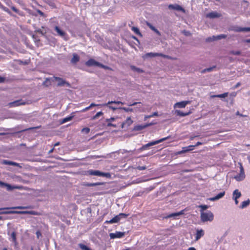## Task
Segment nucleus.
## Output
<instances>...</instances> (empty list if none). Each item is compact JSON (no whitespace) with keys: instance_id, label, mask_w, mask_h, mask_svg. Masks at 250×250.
Segmentation results:
<instances>
[{"instance_id":"1","label":"nucleus","mask_w":250,"mask_h":250,"mask_svg":"<svg viewBox=\"0 0 250 250\" xmlns=\"http://www.w3.org/2000/svg\"><path fill=\"white\" fill-rule=\"evenodd\" d=\"M31 214L34 215H39L40 213L34 210L31 211H0V214Z\"/></svg>"},{"instance_id":"2","label":"nucleus","mask_w":250,"mask_h":250,"mask_svg":"<svg viewBox=\"0 0 250 250\" xmlns=\"http://www.w3.org/2000/svg\"><path fill=\"white\" fill-rule=\"evenodd\" d=\"M169 138H170V136H167L165 138H162L158 140L150 142L147 143V144L143 145L141 147H140L139 149H138L136 151V153H139L141 151H142L144 150L147 149L150 146L158 144L159 143L163 142L164 141L167 140Z\"/></svg>"},{"instance_id":"3","label":"nucleus","mask_w":250,"mask_h":250,"mask_svg":"<svg viewBox=\"0 0 250 250\" xmlns=\"http://www.w3.org/2000/svg\"><path fill=\"white\" fill-rule=\"evenodd\" d=\"M53 79L54 82H57V86L58 87L66 86L69 88L71 87V84L62 78L54 76H53Z\"/></svg>"},{"instance_id":"4","label":"nucleus","mask_w":250,"mask_h":250,"mask_svg":"<svg viewBox=\"0 0 250 250\" xmlns=\"http://www.w3.org/2000/svg\"><path fill=\"white\" fill-rule=\"evenodd\" d=\"M140 104H142V103L141 102H134L133 103L127 104V105L128 106H134V105H138V106L134 108H129V107H119V108L120 109L123 110L125 112H134V111L137 112V111L139 110V109L140 108L142 107V106H141V105H140Z\"/></svg>"},{"instance_id":"5","label":"nucleus","mask_w":250,"mask_h":250,"mask_svg":"<svg viewBox=\"0 0 250 250\" xmlns=\"http://www.w3.org/2000/svg\"><path fill=\"white\" fill-rule=\"evenodd\" d=\"M201 220L202 222L212 221L214 218L213 214L210 211L201 213Z\"/></svg>"},{"instance_id":"6","label":"nucleus","mask_w":250,"mask_h":250,"mask_svg":"<svg viewBox=\"0 0 250 250\" xmlns=\"http://www.w3.org/2000/svg\"><path fill=\"white\" fill-rule=\"evenodd\" d=\"M128 216V214L121 213L118 215H116L114 217L112 218L109 221H106L105 223L106 224H113L116 223L120 221L123 218H126Z\"/></svg>"},{"instance_id":"7","label":"nucleus","mask_w":250,"mask_h":250,"mask_svg":"<svg viewBox=\"0 0 250 250\" xmlns=\"http://www.w3.org/2000/svg\"><path fill=\"white\" fill-rule=\"evenodd\" d=\"M89 175L98 176L105 177L108 178H111V174L109 172H103L97 170H89L88 171Z\"/></svg>"},{"instance_id":"8","label":"nucleus","mask_w":250,"mask_h":250,"mask_svg":"<svg viewBox=\"0 0 250 250\" xmlns=\"http://www.w3.org/2000/svg\"><path fill=\"white\" fill-rule=\"evenodd\" d=\"M0 188H6L7 191H12L14 189H21L22 188V186H12L10 184L3 182L0 181Z\"/></svg>"},{"instance_id":"9","label":"nucleus","mask_w":250,"mask_h":250,"mask_svg":"<svg viewBox=\"0 0 250 250\" xmlns=\"http://www.w3.org/2000/svg\"><path fill=\"white\" fill-rule=\"evenodd\" d=\"M125 232L116 231L115 233H110L109 236L111 239L120 238L125 235Z\"/></svg>"},{"instance_id":"10","label":"nucleus","mask_w":250,"mask_h":250,"mask_svg":"<svg viewBox=\"0 0 250 250\" xmlns=\"http://www.w3.org/2000/svg\"><path fill=\"white\" fill-rule=\"evenodd\" d=\"M168 8L170 10H174L178 11H182L183 12H185L184 8L178 4H169L168 5Z\"/></svg>"},{"instance_id":"11","label":"nucleus","mask_w":250,"mask_h":250,"mask_svg":"<svg viewBox=\"0 0 250 250\" xmlns=\"http://www.w3.org/2000/svg\"><path fill=\"white\" fill-rule=\"evenodd\" d=\"M155 124V123H150L149 124H146L144 125H137L134 127L133 130L141 131V130H143V129H145L149 126L154 125Z\"/></svg>"},{"instance_id":"12","label":"nucleus","mask_w":250,"mask_h":250,"mask_svg":"<svg viewBox=\"0 0 250 250\" xmlns=\"http://www.w3.org/2000/svg\"><path fill=\"white\" fill-rule=\"evenodd\" d=\"M25 104V102H23L22 100L20 99L9 103V105L10 107H15L19 105H24Z\"/></svg>"},{"instance_id":"13","label":"nucleus","mask_w":250,"mask_h":250,"mask_svg":"<svg viewBox=\"0 0 250 250\" xmlns=\"http://www.w3.org/2000/svg\"><path fill=\"white\" fill-rule=\"evenodd\" d=\"M190 103L189 101H184L176 103L174 105V107L184 108L187 104Z\"/></svg>"},{"instance_id":"14","label":"nucleus","mask_w":250,"mask_h":250,"mask_svg":"<svg viewBox=\"0 0 250 250\" xmlns=\"http://www.w3.org/2000/svg\"><path fill=\"white\" fill-rule=\"evenodd\" d=\"M99 62L96 61L93 59H90L87 62H85V65L87 66H99Z\"/></svg>"},{"instance_id":"15","label":"nucleus","mask_w":250,"mask_h":250,"mask_svg":"<svg viewBox=\"0 0 250 250\" xmlns=\"http://www.w3.org/2000/svg\"><path fill=\"white\" fill-rule=\"evenodd\" d=\"M221 16V14L216 11L211 12L206 15V17L210 19H214L219 18Z\"/></svg>"},{"instance_id":"16","label":"nucleus","mask_w":250,"mask_h":250,"mask_svg":"<svg viewBox=\"0 0 250 250\" xmlns=\"http://www.w3.org/2000/svg\"><path fill=\"white\" fill-rule=\"evenodd\" d=\"M157 56L165 57L166 56L163 55L162 53L150 52V53H146L144 55V57L146 58H152V57H157Z\"/></svg>"},{"instance_id":"17","label":"nucleus","mask_w":250,"mask_h":250,"mask_svg":"<svg viewBox=\"0 0 250 250\" xmlns=\"http://www.w3.org/2000/svg\"><path fill=\"white\" fill-rule=\"evenodd\" d=\"M205 234L204 230L202 229L196 230V233L195 234V241L199 240Z\"/></svg>"},{"instance_id":"18","label":"nucleus","mask_w":250,"mask_h":250,"mask_svg":"<svg viewBox=\"0 0 250 250\" xmlns=\"http://www.w3.org/2000/svg\"><path fill=\"white\" fill-rule=\"evenodd\" d=\"M1 164L2 165L20 167L19 164L8 160H3L1 161Z\"/></svg>"},{"instance_id":"19","label":"nucleus","mask_w":250,"mask_h":250,"mask_svg":"<svg viewBox=\"0 0 250 250\" xmlns=\"http://www.w3.org/2000/svg\"><path fill=\"white\" fill-rule=\"evenodd\" d=\"M55 30L57 32L58 34L62 38H65L66 33L62 30L59 27L56 26L54 28Z\"/></svg>"},{"instance_id":"20","label":"nucleus","mask_w":250,"mask_h":250,"mask_svg":"<svg viewBox=\"0 0 250 250\" xmlns=\"http://www.w3.org/2000/svg\"><path fill=\"white\" fill-rule=\"evenodd\" d=\"M31 207L27 206V207H23V206H18V207H9V208H0V211L3 210H7L10 209H26V208H31Z\"/></svg>"},{"instance_id":"21","label":"nucleus","mask_w":250,"mask_h":250,"mask_svg":"<svg viewBox=\"0 0 250 250\" xmlns=\"http://www.w3.org/2000/svg\"><path fill=\"white\" fill-rule=\"evenodd\" d=\"M51 82H54L52 77L46 78L45 81L42 83V85L45 87H49L51 85Z\"/></svg>"},{"instance_id":"22","label":"nucleus","mask_w":250,"mask_h":250,"mask_svg":"<svg viewBox=\"0 0 250 250\" xmlns=\"http://www.w3.org/2000/svg\"><path fill=\"white\" fill-rule=\"evenodd\" d=\"M225 191H223V192L219 193L216 196H215L213 197H211V198H208V200L211 201H215L218 200L222 198L225 195Z\"/></svg>"},{"instance_id":"23","label":"nucleus","mask_w":250,"mask_h":250,"mask_svg":"<svg viewBox=\"0 0 250 250\" xmlns=\"http://www.w3.org/2000/svg\"><path fill=\"white\" fill-rule=\"evenodd\" d=\"M244 27H241L238 26H233L229 28V30L236 32H244Z\"/></svg>"},{"instance_id":"24","label":"nucleus","mask_w":250,"mask_h":250,"mask_svg":"<svg viewBox=\"0 0 250 250\" xmlns=\"http://www.w3.org/2000/svg\"><path fill=\"white\" fill-rule=\"evenodd\" d=\"M80 56L76 53L73 54V57L71 60V63L72 64H76L80 61Z\"/></svg>"},{"instance_id":"25","label":"nucleus","mask_w":250,"mask_h":250,"mask_svg":"<svg viewBox=\"0 0 250 250\" xmlns=\"http://www.w3.org/2000/svg\"><path fill=\"white\" fill-rule=\"evenodd\" d=\"M175 113L177 116H181V117H184V116H186L187 115H189L191 113V112L189 111L188 112H183V111H181L180 110H176L175 111Z\"/></svg>"},{"instance_id":"26","label":"nucleus","mask_w":250,"mask_h":250,"mask_svg":"<svg viewBox=\"0 0 250 250\" xmlns=\"http://www.w3.org/2000/svg\"><path fill=\"white\" fill-rule=\"evenodd\" d=\"M104 183L103 182H97V183H88V182H84L83 184V186L86 187H93V186H100V185H103Z\"/></svg>"},{"instance_id":"27","label":"nucleus","mask_w":250,"mask_h":250,"mask_svg":"<svg viewBox=\"0 0 250 250\" xmlns=\"http://www.w3.org/2000/svg\"><path fill=\"white\" fill-rule=\"evenodd\" d=\"M245 178V172H240V173L238 175L234 176V178L237 181H241L244 179Z\"/></svg>"},{"instance_id":"28","label":"nucleus","mask_w":250,"mask_h":250,"mask_svg":"<svg viewBox=\"0 0 250 250\" xmlns=\"http://www.w3.org/2000/svg\"><path fill=\"white\" fill-rule=\"evenodd\" d=\"M133 123L132 120L131 119L130 117H128L125 122L122 123V128H123L125 125L127 126H129Z\"/></svg>"},{"instance_id":"29","label":"nucleus","mask_w":250,"mask_h":250,"mask_svg":"<svg viewBox=\"0 0 250 250\" xmlns=\"http://www.w3.org/2000/svg\"><path fill=\"white\" fill-rule=\"evenodd\" d=\"M146 25L148 27H149L152 31L155 32L158 35L160 36L161 33L158 31V30L154 26H153L150 23L148 22H146Z\"/></svg>"},{"instance_id":"30","label":"nucleus","mask_w":250,"mask_h":250,"mask_svg":"<svg viewBox=\"0 0 250 250\" xmlns=\"http://www.w3.org/2000/svg\"><path fill=\"white\" fill-rule=\"evenodd\" d=\"M250 204V199H248L246 201H243L242 202L241 205L239 206L240 208H246L247 206H248Z\"/></svg>"},{"instance_id":"31","label":"nucleus","mask_w":250,"mask_h":250,"mask_svg":"<svg viewBox=\"0 0 250 250\" xmlns=\"http://www.w3.org/2000/svg\"><path fill=\"white\" fill-rule=\"evenodd\" d=\"M11 8L13 11L17 13L19 15L21 16H24V12L19 10L16 7L12 6H11Z\"/></svg>"},{"instance_id":"32","label":"nucleus","mask_w":250,"mask_h":250,"mask_svg":"<svg viewBox=\"0 0 250 250\" xmlns=\"http://www.w3.org/2000/svg\"><path fill=\"white\" fill-rule=\"evenodd\" d=\"M7 233H8V235H10V232L9 231H8ZM10 236H11V238L12 239V241L13 243H16V242H17L16 233V232L15 231H13L10 234Z\"/></svg>"},{"instance_id":"33","label":"nucleus","mask_w":250,"mask_h":250,"mask_svg":"<svg viewBox=\"0 0 250 250\" xmlns=\"http://www.w3.org/2000/svg\"><path fill=\"white\" fill-rule=\"evenodd\" d=\"M188 147H184L183 148V149L181 151H179L176 153V155H180L183 153H184L185 152L189 151L190 150H191V149H188Z\"/></svg>"},{"instance_id":"34","label":"nucleus","mask_w":250,"mask_h":250,"mask_svg":"<svg viewBox=\"0 0 250 250\" xmlns=\"http://www.w3.org/2000/svg\"><path fill=\"white\" fill-rule=\"evenodd\" d=\"M131 69L134 71H136L138 73H143L144 71L142 69L137 67L134 65H131L130 66Z\"/></svg>"},{"instance_id":"35","label":"nucleus","mask_w":250,"mask_h":250,"mask_svg":"<svg viewBox=\"0 0 250 250\" xmlns=\"http://www.w3.org/2000/svg\"><path fill=\"white\" fill-rule=\"evenodd\" d=\"M131 30L137 35L142 37V34L140 32V30L138 28L132 26L131 27Z\"/></svg>"},{"instance_id":"36","label":"nucleus","mask_w":250,"mask_h":250,"mask_svg":"<svg viewBox=\"0 0 250 250\" xmlns=\"http://www.w3.org/2000/svg\"><path fill=\"white\" fill-rule=\"evenodd\" d=\"M241 193L237 189L234 190L232 193V195H234L235 198L238 199L241 196Z\"/></svg>"},{"instance_id":"37","label":"nucleus","mask_w":250,"mask_h":250,"mask_svg":"<svg viewBox=\"0 0 250 250\" xmlns=\"http://www.w3.org/2000/svg\"><path fill=\"white\" fill-rule=\"evenodd\" d=\"M228 95V93L226 92V93H223L221 94L214 95L212 96L211 97L212 98L218 97V98H225L226 97H227Z\"/></svg>"},{"instance_id":"38","label":"nucleus","mask_w":250,"mask_h":250,"mask_svg":"<svg viewBox=\"0 0 250 250\" xmlns=\"http://www.w3.org/2000/svg\"><path fill=\"white\" fill-rule=\"evenodd\" d=\"M78 246L82 250H92L90 248L82 243L79 244Z\"/></svg>"},{"instance_id":"39","label":"nucleus","mask_w":250,"mask_h":250,"mask_svg":"<svg viewBox=\"0 0 250 250\" xmlns=\"http://www.w3.org/2000/svg\"><path fill=\"white\" fill-rule=\"evenodd\" d=\"M199 208H201L200 212L202 213V212H205L204 211L208 209L209 206L206 205H201L199 206Z\"/></svg>"},{"instance_id":"40","label":"nucleus","mask_w":250,"mask_h":250,"mask_svg":"<svg viewBox=\"0 0 250 250\" xmlns=\"http://www.w3.org/2000/svg\"><path fill=\"white\" fill-rule=\"evenodd\" d=\"M227 37V35L225 34H220L219 35L216 36H213V38L215 39L216 40H221L222 39H225Z\"/></svg>"},{"instance_id":"41","label":"nucleus","mask_w":250,"mask_h":250,"mask_svg":"<svg viewBox=\"0 0 250 250\" xmlns=\"http://www.w3.org/2000/svg\"><path fill=\"white\" fill-rule=\"evenodd\" d=\"M229 54L234 55H241L242 54V52L239 51H235V50H231L229 52Z\"/></svg>"},{"instance_id":"42","label":"nucleus","mask_w":250,"mask_h":250,"mask_svg":"<svg viewBox=\"0 0 250 250\" xmlns=\"http://www.w3.org/2000/svg\"><path fill=\"white\" fill-rule=\"evenodd\" d=\"M103 115V113L102 111L98 112L96 113V114L95 115L93 116L91 118V120H95Z\"/></svg>"},{"instance_id":"43","label":"nucleus","mask_w":250,"mask_h":250,"mask_svg":"<svg viewBox=\"0 0 250 250\" xmlns=\"http://www.w3.org/2000/svg\"><path fill=\"white\" fill-rule=\"evenodd\" d=\"M73 117H74L73 116H70L67 117L66 118H64V119H62L61 123L63 124L68 121H71L72 119V118H73Z\"/></svg>"},{"instance_id":"44","label":"nucleus","mask_w":250,"mask_h":250,"mask_svg":"<svg viewBox=\"0 0 250 250\" xmlns=\"http://www.w3.org/2000/svg\"><path fill=\"white\" fill-rule=\"evenodd\" d=\"M178 216L177 212L172 213L171 214H169V215L164 217V218H172L173 217L174 218H176Z\"/></svg>"},{"instance_id":"45","label":"nucleus","mask_w":250,"mask_h":250,"mask_svg":"<svg viewBox=\"0 0 250 250\" xmlns=\"http://www.w3.org/2000/svg\"><path fill=\"white\" fill-rule=\"evenodd\" d=\"M41 126H36V127H29L28 128L23 129L22 130L19 131V132H24V131H26L27 130H33L34 129H38V128H41Z\"/></svg>"},{"instance_id":"46","label":"nucleus","mask_w":250,"mask_h":250,"mask_svg":"<svg viewBox=\"0 0 250 250\" xmlns=\"http://www.w3.org/2000/svg\"><path fill=\"white\" fill-rule=\"evenodd\" d=\"M2 9H3L4 11L6 12H7L8 14H9L10 15H11V16H13V17H15V16L14 15H13V14L11 13V12L10 11V10H9L8 8H7V7H4V6H2Z\"/></svg>"},{"instance_id":"47","label":"nucleus","mask_w":250,"mask_h":250,"mask_svg":"<svg viewBox=\"0 0 250 250\" xmlns=\"http://www.w3.org/2000/svg\"><path fill=\"white\" fill-rule=\"evenodd\" d=\"M111 104H124V103H123L121 101H109L107 103V105Z\"/></svg>"},{"instance_id":"48","label":"nucleus","mask_w":250,"mask_h":250,"mask_svg":"<svg viewBox=\"0 0 250 250\" xmlns=\"http://www.w3.org/2000/svg\"><path fill=\"white\" fill-rule=\"evenodd\" d=\"M158 112H154L152 115H148V116H146L145 117V119H144V120L146 121V119H147V118H150V117H153V116H158Z\"/></svg>"},{"instance_id":"49","label":"nucleus","mask_w":250,"mask_h":250,"mask_svg":"<svg viewBox=\"0 0 250 250\" xmlns=\"http://www.w3.org/2000/svg\"><path fill=\"white\" fill-rule=\"evenodd\" d=\"M90 132V128L88 127H84L82 129V132L88 134Z\"/></svg>"},{"instance_id":"50","label":"nucleus","mask_w":250,"mask_h":250,"mask_svg":"<svg viewBox=\"0 0 250 250\" xmlns=\"http://www.w3.org/2000/svg\"><path fill=\"white\" fill-rule=\"evenodd\" d=\"M37 12L42 17H46V15L43 12H42L41 10H39V9H37L36 10Z\"/></svg>"},{"instance_id":"51","label":"nucleus","mask_w":250,"mask_h":250,"mask_svg":"<svg viewBox=\"0 0 250 250\" xmlns=\"http://www.w3.org/2000/svg\"><path fill=\"white\" fill-rule=\"evenodd\" d=\"M98 67H101V68H104L105 69H107V70L110 69L109 67L104 65L101 63L100 62L99 63V65Z\"/></svg>"},{"instance_id":"52","label":"nucleus","mask_w":250,"mask_h":250,"mask_svg":"<svg viewBox=\"0 0 250 250\" xmlns=\"http://www.w3.org/2000/svg\"><path fill=\"white\" fill-rule=\"evenodd\" d=\"M216 67V65H213L212 67H210L208 68H206V70L207 72H211L213 70H214Z\"/></svg>"},{"instance_id":"53","label":"nucleus","mask_w":250,"mask_h":250,"mask_svg":"<svg viewBox=\"0 0 250 250\" xmlns=\"http://www.w3.org/2000/svg\"><path fill=\"white\" fill-rule=\"evenodd\" d=\"M35 32H37V33H39L41 34H42V36H44L46 32H43L41 29H38L37 30H35Z\"/></svg>"},{"instance_id":"54","label":"nucleus","mask_w":250,"mask_h":250,"mask_svg":"<svg viewBox=\"0 0 250 250\" xmlns=\"http://www.w3.org/2000/svg\"><path fill=\"white\" fill-rule=\"evenodd\" d=\"M203 143L200 142H198L195 145H191L188 146V147H196L199 145H202Z\"/></svg>"},{"instance_id":"55","label":"nucleus","mask_w":250,"mask_h":250,"mask_svg":"<svg viewBox=\"0 0 250 250\" xmlns=\"http://www.w3.org/2000/svg\"><path fill=\"white\" fill-rule=\"evenodd\" d=\"M136 168L139 170H143L146 169V166H138Z\"/></svg>"},{"instance_id":"56","label":"nucleus","mask_w":250,"mask_h":250,"mask_svg":"<svg viewBox=\"0 0 250 250\" xmlns=\"http://www.w3.org/2000/svg\"><path fill=\"white\" fill-rule=\"evenodd\" d=\"M115 118L114 117H111L109 119H106V122H108V123H110V122L114 121H115Z\"/></svg>"},{"instance_id":"57","label":"nucleus","mask_w":250,"mask_h":250,"mask_svg":"<svg viewBox=\"0 0 250 250\" xmlns=\"http://www.w3.org/2000/svg\"><path fill=\"white\" fill-rule=\"evenodd\" d=\"M36 234L37 235V237L39 238L40 236L42 235V233L40 230H38L36 232Z\"/></svg>"},{"instance_id":"58","label":"nucleus","mask_w":250,"mask_h":250,"mask_svg":"<svg viewBox=\"0 0 250 250\" xmlns=\"http://www.w3.org/2000/svg\"><path fill=\"white\" fill-rule=\"evenodd\" d=\"M5 78L0 76V83H4L5 81Z\"/></svg>"},{"instance_id":"59","label":"nucleus","mask_w":250,"mask_h":250,"mask_svg":"<svg viewBox=\"0 0 250 250\" xmlns=\"http://www.w3.org/2000/svg\"><path fill=\"white\" fill-rule=\"evenodd\" d=\"M107 125V126H113L114 127H117V125L115 124H113L111 123H108Z\"/></svg>"},{"instance_id":"60","label":"nucleus","mask_w":250,"mask_h":250,"mask_svg":"<svg viewBox=\"0 0 250 250\" xmlns=\"http://www.w3.org/2000/svg\"><path fill=\"white\" fill-rule=\"evenodd\" d=\"M96 105H97L96 106H100V107H102V106H107V103H105V104H96Z\"/></svg>"},{"instance_id":"61","label":"nucleus","mask_w":250,"mask_h":250,"mask_svg":"<svg viewBox=\"0 0 250 250\" xmlns=\"http://www.w3.org/2000/svg\"><path fill=\"white\" fill-rule=\"evenodd\" d=\"M177 213L178 216H179L181 215H183L184 214V210H181L180 211L177 212Z\"/></svg>"},{"instance_id":"62","label":"nucleus","mask_w":250,"mask_h":250,"mask_svg":"<svg viewBox=\"0 0 250 250\" xmlns=\"http://www.w3.org/2000/svg\"><path fill=\"white\" fill-rule=\"evenodd\" d=\"M236 115L240 116H241V117H247V115H243V114H242L240 113V112H239L238 111H237L236 112Z\"/></svg>"},{"instance_id":"63","label":"nucleus","mask_w":250,"mask_h":250,"mask_svg":"<svg viewBox=\"0 0 250 250\" xmlns=\"http://www.w3.org/2000/svg\"><path fill=\"white\" fill-rule=\"evenodd\" d=\"M89 109H90L89 106L86 107L85 108H84L83 110H82L81 112H84L87 111L88 110H89Z\"/></svg>"},{"instance_id":"64","label":"nucleus","mask_w":250,"mask_h":250,"mask_svg":"<svg viewBox=\"0 0 250 250\" xmlns=\"http://www.w3.org/2000/svg\"><path fill=\"white\" fill-rule=\"evenodd\" d=\"M244 32H250V27H244Z\"/></svg>"}]
</instances>
